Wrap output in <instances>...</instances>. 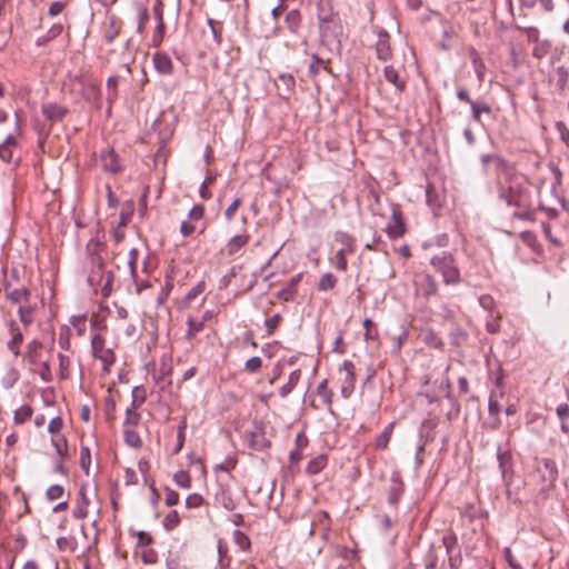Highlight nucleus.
I'll list each match as a JSON object with an SVG mask.
<instances>
[{"label":"nucleus","instance_id":"f257e3e1","mask_svg":"<svg viewBox=\"0 0 569 569\" xmlns=\"http://www.w3.org/2000/svg\"><path fill=\"white\" fill-rule=\"evenodd\" d=\"M237 460L234 457H228L223 462L216 463V471L224 472L222 478L216 479L219 485V492H216V500H219V496L221 497V505L226 510L232 511L236 507V503L230 493L229 481H232L233 478L230 476V470L236 467Z\"/></svg>","mask_w":569,"mask_h":569},{"label":"nucleus","instance_id":"f03ea898","mask_svg":"<svg viewBox=\"0 0 569 569\" xmlns=\"http://www.w3.org/2000/svg\"><path fill=\"white\" fill-rule=\"evenodd\" d=\"M319 31L321 43L325 47H327L331 52H339L341 50L343 27L340 18H333L320 23Z\"/></svg>","mask_w":569,"mask_h":569},{"label":"nucleus","instance_id":"7ed1b4c3","mask_svg":"<svg viewBox=\"0 0 569 569\" xmlns=\"http://www.w3.org/2000/svg\"><path fill=\"white\" fill-rule=\"evenodd\" d=\"M430 263L442 274L446 284H458L461 281L460 271L452 254L442 252L441 254L433 256L430 259Z\"/></svg>","mask_w":569,"mask_h":569},{"label":"nucleus","instance_id":"20e7f679","mask_svg":"<svg viewBox=\"0 0 569 569\" xmlns=\"http://www.w3.org/2000/svg\"><path fill=\"white\" fill-rule=\"evenodd\" d=\"M537 475L541 481V491L547 492L555 487L558 478L557 465L552 459L545 458L537 465Z\"/></svg>","mask_w":569,"mask_h":569},{"label":"nucleus","instance_id":"39448f33","mask_svg":"<svg viewBox=\"0 0 569 569\" xmlns=\"http://www.w3.org/2000/svg\"><path fill=\"white\" fill-rule=\"evenodd\" d=\"M93 356L101 360L104 370L114 362V353L111 349L104 347V339L100 335H94L91 339Z\"/></svg>","mask_w":569,"mask_h":569},{"label":"nucleus","instance_id":"423d86ee","mask_svg":"<svg viewBox=\"0 0 569 569\" xmlns=\"http://www.w3.org/2000/svg\"><path fill=\"white\" fill-rule=\"evenodd\" d=\"M10 339L7 341V348L17 358L20 355V346L23 342V331L16 320L10 319L6 323Z\"/></svg>","mask_w":569,"mask_h":569},{"label":"nucleus","instance_id":"0eeeda50","mask_svg":"<svg viewBox=\"0 0 569 569\" xmlns=\"http://www.w3.org/2000/svg\"><path fill=\"white\" fill-rule=\"evenodd\" d=\"M355 370H356L355 365L350 360H345L340 367V371L346 372V377L343 379V383L341 387V393L345 398H348L355 389V383H356Z\"/></svg>","mask_w":569,"mask_h":569},{"label":"nucleus","instance_id":"6e6552de","mask_svg":"<svg viewBox=\"0 0 569 569\" xmlns=\"http://www.w3.org/2000/svg\"><path fill=\"white\" fill-rule=\"evenodd\" d=\"M406 232V223L402 217V212L398 208H393L391 221L387 226V233L390 239H397L402 237Z\"/></svg>","mask_w":569,"mask_h":569},{"label":"nucleus","instance_id":"1a4fd4ad","mask_svg":"<svg viewBox=\"0 0 569 569\" xmlns=\"http://www.w3.org/2000/svg\"><path fill=\"white\" fill-rule=\"evenodd\" d=\"M376 54L379 60H390L392 58V50L390 46L389 33L380 29L378 32V41L376 43Z\"/></svg>","mask_w":569,"mask_h":569},{"label":"nucleus","instance_id":"9d476101","mask_svg":"<svg viewBox=\"0 0 569 569\" xmlns=\"http://www.w3.org/2000/svg\"><path fill=\"white\" fill-rule=\"evenodd\" d=\"M497 459L499 463V469L502 476V479L509 485V478L512 473V455L509 450H501V447L498 446L497 449Z\"/></svg>","mask_w":569,"mask_h":569},{"label":"nucleus","instance_id":"9b49d317","mask_svg":"<svg viewBox=\"0 0 569 569\" xmlns=\"http://www.w3.org/2000/svg\"><path fill=\"white\" fill-rule=\"evenodd\" d=\"M403 490H405V485L400 478V473L393 472L391 475V479H390V486H389V491H388V502L391 506L396 507L399 502V499H400Z\"/></svg>","mask_w":569,"mask_h":569},{"label":"nucleus","instance_id":"f8f14e48","mask_svg":"<svg viewBox=\"0 0 569 569\" xmlns=\"http://www.w3.org/2000/svg\"><path fill=\"white\" fill-rule=\"evenodd\" d=\"M100 161L103 170L107 172L117 173L121 169L118 156L112 149L103 150L100 154Z\"/></svg>","mask_w":569,"mask_h":569},{"label":"nucleus","instance_id":"ddd939ff","mask_svg":"<svg viewBox=\"0 0 569 569\" xmlns=\"http://www.w3.org/2000/svg\"><path fill=\"white\" fill-rule=\"evenodd\" d=\"M416 283L420 286L423 297L429 298L435 296L438 291V283L436 279L429 273H421L417 276Z\"/></svg>","mask_w":569,"mask_h":569},{"label":"nucleus","instance_id":"4468645a","mask_svg":"<svg viewBox=\"0 0 569 569\" xmlns=\"http://www.w3.org/2000/svg\"><path fill=\"white\" fill-rule=\"evenodd\" d=\"M42 113L48 120L57 122L64 118L68 113V109L57 103H44L42 106Z\"/></svg>","mask_w":569,"mask_h":569},{"label":"nucleus","instance_id":"2eb2a0df","mask_svg":"<svg viewBox=\"0 0 569 569\" xmlns=\"http://www.w3.org/2000/svg\"><path fill=\"white\" fill-rule=\"evenodd\" d=\"M79 498L77 501V505L72 511V515L76 519H83L88 515V506L90 503L88 497H87V487L81 486L78 493Z\"/></svg>","mask_w":569,"mask_h":569},{"label":"nucleus","instance_id":"dca6fc26","mask_svg":"<svg viewBox=\"0 0 569 569\" xmlns=\"http://www.w3.org/2000/svg\"><path fill=\"white\" fill-rule=\"evenodd\" d=\"M153 64L156 70L161 74H171L173 71L172 60L164 52H156L153 54Z\"/></svg>","mask_w":569,"mask_h":569},{"label":"nucleus","instance_id":"f3484780","mask_svg":"<svg viewBox=\"0 0 569 569\" xmlns=\"http://www.w3.org/2000/svg\"><path fill=\"white\" fill-rule=\"evenodd\" d=\"M6 297L7 299L11 302V303H14V305H19V307L21 305H27L30 302V298H31V292L29 289L22 287V288H17V289H13V290H6Z\"/></svg>","mask_w":569,"mask_h":569},{"label":"nucleus","instance_id":"a211bd4d","mask_svg":"<svg viewBox=\"0 0 569 569\" xmlns=\"http://www.w3.org/2000/svg\"><path fill=\"white\" fill-rule=\"evenodd\" d=\"M301 278L302 273H298L295 277H292L288 284L277 292V298L283 301L292 300L297 292V287L301 281Z\"/></svg>","mask_w":569,"mask_h":569},{"label":"nucleus","instance_id":"6ab92c4d","mask_svg":"<svg viewBox=\"0 0 569 569\" xmlns=\"http://www.w3.org/2000/svg\"><path fill=\"white\" fill-rule=\"evenodd\" d=\"M471 117L472 120L479 124H482L481 116L483 113L490 114L492 112L491 106L483 99L475 100L471 104Z\"/></svg>","mask_w":569,"mask_h":569},{"label":"nucleus","instance_id":"aec40b11","mask_svg":"<svg viewBox=\"0 0 569 569\" xmlns=\"http://www.w3.org/2000/svg\"><path fill=\"white\" fill-rule=\"evenodd\" d=\"M317 16L319 24L329 21L333 18H340L337 12L332 11L331 4L328 0H320L317 4Z\"/></svg>","mask_w":569,"mask_h":569},{"label":"nucleus","instance_id":"412c9836","mask_svg":"<svg viewBox=\"0 0 569 569\" xmlns=\"http://www.w3.org/2000/svg\"><path fill=\"white\" fill-rule=\"evenodd\" d=\"M34 310L36 307L31 306L30 303L21 305L18 308L19 320L22 323L24 330H27L33 322Z\"/></svg>","mask_w":569,"mask_h":569},{"label":"nucleus","instance_id":"4be33fe9","mask_svg":"<svg viewBox=\"0 0 569 569\" xmlns=\"http://www.w3.org/2000/svg\"><path fill=\"white\" fill-rule=\"evenodd\" d=\"M383 74L386 80L396 87L397 91H405L406 82L400 79L398 71L392 66L385 67Z\"/></svg>","mask_w":569,"mask_h":569},{"label":"nucleus","instance_id":"5701e85b","mask_svg":"<svg viewBox=\"0 0 569 569\" xmlns=\"http://www.w3.org/2000/svg\"><path fill=\"white\" fill-rule=\"evenodd\" d=\"M395 428V422L388 423L382 432L376 438V448L378 450H385L388 448Z\"/></svg>","mask_w":569,"mask_h":569},{"label":"nucleus","instance_id":"b1692460","mask_svg":"<svg viewBox=\"0 0 569 569\" xmlns=\"http://www.w3.org/2000/svg\"><path fill=\"white\" fill-rule=\"evenodd\" d=\"M426 199L428 206L433 210H438L441 208V198L439 192L437 191L436 187L431 183H428L426 188Z\"/></svg>","mask_w":569,"mask_h":569},{"label":"nucleus","instance_id":"393cba45","mask_svg":"<svg viewBox=\"0 0 569 569\" xmlns=\"http://www.w3.org/2000/svg\"><path fill=\"white\" fill-rule=\"evenodd\" d=\"M16 148V139L12 136L7 137L4 142L0 144V159L4 162L12 160L13 150Z\"/></svg>","mask_w":569,"mask_h":569},{"label":"nucleus","instance_id":"a878e982","mask_svg":"<svg viewBox=\"0 0 569 569\" xmlns=\"http://www.w3.org/2000/svg\"><path fill=\"white\" fill-rule=\"evenodd\" d=\"M284 23L288 30L297 33L301 24V14L298 10H290L284 18Z\"/></svg>","mask_w":569,"mask_h":569},{"label":"nucleus","instance_id":"bb28decb","mask_svg":"<svg viewBox=\"0 0 569 569\" xmlns=\"http://www.w3.org/2000/svg\"><path fill=\"white\" fill-rule=\"evenodd\" d=\"M301 378L300 369L292 371L289 376L288 382L279 389V396L286 398L297 386Z\"/></svg>","mask_w":569,"mask_h":569},{"label":"nucleus","instance_id":"cd10ccee","mask_svg":"<svg viewBox=\"0 0 569 569\" xmlns=\"http://www.w3.org/2000/svg\"><path fill=\"white\" fill-rule=\"evenodd\" d=\"M327 461L326 455L317 456L308 462L306 472L311 476L319 473L327 466Z\"/></svg>","mask_w":569,"mask_h":569},{"label":"nucleus","instance_id":"c85d7f7f","mask_svg":"<svg viewBox=\"0 0 569 569\" xmlns=\"http://www.w3.org/2000/svg\"><path fill=\"white\" fill-rule=\"evenodd\" d=\"M469 57L471 59L472 67L477 74L478 80L482 81L486 67H485V63H483L480 54L478 53V51L475 48H471L469 50Z\"/></svg>","mask_w":569,"mask_h":569},{"label":"nucleus","instance_id":"c756f323","mask_svg":"<svg viewBox=\"0 0 569 569\" xmlns=\"http://www.w3.org/2000/svg\"><path fill=\"white\" fill-rule=\"evenodd\" d=\"M337 284V278L331 272H326L321 276L319 282H318V290L319 291H328L332 290Z\"/></svg>","mask_w":569,"mask_h":569},{"label":"nucleus","instance_id":"7c9ffc66","mask_svg":"<svg viewBox=\"0 0 569 569\" xmlns=\"http://www.w3.org/2000/svg\"><path fill=\"white\" fill-rule=\"evenodd\" d=\"M250 446L261 451L270 447V441L261 433H252L250 437Z\"/></svg>","mask_w":569,"mask_h":569},{"label":"nucleus","instance_id":"2f4dec72","mask_svg":"<svg viewBox=\"0 0 569 569\" xmlns=\"http://www.w3.org/2000/svg\"><path fill=\"white\" fill-rule=\"evenodd\" d=\"M556 87L559 91H563L568 83L569 72L565 67L560 66L556 68Z\"/></svg>","mask_w":569,"mask_h":569},{"label":"nucleus","instance_id":"473e14b6","mask_svg":"<svg viewBox=\"0 0 569 569\" xmlns=\"http://www.w3.org/2000/svg\"><path fill=\"white\" fill-rule=\"evenodd\" d=\"M335 239L336 241L340 242L345 248V251H349V252H352L353 251V238L347 233V232H343V231H337L336 234H335Z\"/></svg>","mask_w":569,"mask_h":569},{"label":"nucleus","instance_id":"72a5a7b5","mask_svg":"<svg viewBox=\"0 0 569 569\" xmlns=\"http://www.w3.org/2000/svg\"><path fill=\"white\" fill-rule=\"evenodd\" d=\"M550 46L551 43L549 40H542L536 43L532 49V56L539 60L545 58L549 52Z\"/></svg>","mask_w":569,"mask_h":569},{"label":"nucleus","instance_id":"f704fd0d","mask_svg":"<svg viewBox=\"0 0 569 569\" xmlns=\"http://www.w3.org/2000/svg\"><path fill=\"white\" fill-rule=\"evenodd\" d=\"M58 359H59L60 377L62 379H68L70 377V371H69L70 365H71L70 358L66 355L59 353Z\"/></svg>","mask_w":569,"mask_h":569},{"label":"nucleus","instance_id":"c9c22d12","mask_svg":"<svg viewBox=\"0 0 569 569\" xmlns=\"http://www.w3.org/2000/svg\"><path fill=\"white\" fill-rule=\"evenodd\" d=\"M140 420L137 408L130 407L126 410L124 428H134Z\"/></svg>","mask_w":569,"mask_h":569},{"label":"nucleus","instance_id":"e433bc0d","mask_svg":"<svg viewBox=\"0 0 569 569\" xmlns=\"http://www.w3.org/2000/svg\"><path fill=\"white\" fill-rule=\"evenodd\" d=\"M124 441L133 448L141 446V439L133 428H124Z\"/></svg>","mask_w":569,"mask_h":569},{"label":"nucleus","instance_id":"4c0bfd02","mask_svg":"<svg viewBox=\"0 0 569 569\" xmlns=\"http://www.w3.org/2000/svg\"><path fill=\"white\" fill-rule=\"evenodd\" d=\"M32 416V409L29 406H21L14 411L16 423H23Z\"/></svg>","mask_w":569,"mask_h":569},{"label":"nucleus","instance_id":"58836bf2","mask_svg":"<svg viewBox=\"0 0 569 569\" xmlns=\"http://www.w3.org/2000/svg\"><path fill=\"white\" fill-rule=\"evenodd\" d=\"M137 9V18H138V32H142L143 31V28L147 23V21L149 20V14H148V10L146 7H143L142 4H137L136 7Z\"/></svg>","mask_w":569,"mask_h":569},{"label":"nucleus","instance_id":"ea45409f","mask_svg":"<svg viewBox=\"0 0 569 569\" xmlns=\"http://www.w3.org/2000/svg\"><path fill=\"white\" fill-rule=\"evenodd\" d=\"M146 401V392L141 387H134L132 389V403L131 407L139 408Z\"/></svg>","mask_w":569,"mask_h":569},{"label":"nucleus","instance_id":"a19ab883","mask_svg":"<svg viewBox=\"0 0 569 569\" xmlns=\"http://www.w3.org/2000/svg\"><path fill=\"white\" fill-rule=\"evenodd\" d=\"M516 189L513 187H499L498 198L501 201H505L508 206H511V199L513 198V193Z\"/></svg>","mask_w":569,"mask_h":569},{"label":"nucleus","instance_id":"79ce46f5","mask_svg":"<svg viewBox=\"0 0 569 569\" xmlns=\"http://www.w3.org/2000/svg\"><path fill=\"white\" fill-rule=\"evenodd\" d=\"M91 463V453L88 447H82L80 450V466L82 470L89 475Z\"/></svg>","mask_w":569,"mask_h":569},{"label":"nucleus","instance_id":"37998d69","mask_svg":"<svg viewBox=\"0 0 569 569\" xmlns=\"http://www.w3.org/2000/svg\"><path fill=\"white\" fill-rule=\"evenodd\" d=\"M467 338H468L467 332L459 327H457L450 333L451 343L453 346H460L462 342H465L467 340Z\"/></svg>","mask_w":569,"mask_h":569},{"label":"nucleus","instance_id":"c03bdc74","mask_svg":"<svg viewBox=\"0 0 569 569\" xmlns=\"http://www.w3.org/2000/svg\"><path fill=\"white\" fill-rule=\"evenodd\" d=\"M233 539L241 550H246L250 547V539L240 530L233 531Z\"/></svg>","mask_w":569,"mask_h":569},{"label":"nucleus","instance_id":"a18cd8bd","mask_svg":"<svg viewBox=\"0 0 569 569\" xmlns=\"http://www.w3.org/2000/svg\"><path fill=\"white\" fill-rule=\"evenodd\" d=\"M317 393L323 399V401L328 405L331 403L332 392L328 389L327 380H322L317 387Z\"/></svg>","mask_w":569,"mask_h":569},{"label":"nucleus","instance_id":"49530a36","mask_svg":"<svg viewBox=\"0 0 569 569\" xmlns=\"http://www.w3.org/2000/svg\"><path fill=\"white\" fill-rule=\"evenodd\" d=\"M63 487L60 485H52L48 488L46 496L49 500H58L63 496Z\"/></svg>","mask_w":569,"mask_h":569},{"label":"nucleus","instance_id":"de8ad7c7","mask_svg":"<svg viewBox=\"0 0 569 569\" xmlns=\"http://www.w3.org/2000/svg\"><path fill=\"white\" fill-rule=\"evenodd\" d=\"M425 341L429 347L436 348V349H442L443 342L442 340L432 331L428 332L425 336Z\"/></svg>","mask_w":569,"mask_h":569},{"label":"nucleus","instance_id":"09e8293b","mask_svg":"<svg viewBox=\"0 0 569 569\" xmlns=\"http://www.w3.org/2000/svg\"><path fill=\"white\" fill-rule=\"evenodd\" d=\"M503 557H505V560L508 562L509 567L511 569H523V567L521 566L520 562H518L513 555H512V551L509 547H506L503 549Z\"/></svg>","mask_w":569,"mask_h":569},{"label":"nucleus","instance_id":"8fccbe9b","mask_svg":"<svg viewBox=\"0 0 569 569\" xmlns=\"http://www.w3.org/2000/svg\"><path fill=\"white\" fill-rule=\"evenodd\" d=\"M262 366V360L260 357H252L246 361L244 368L248 372H257L260 370Z\"/></svg>","mask_w":569,"mask_h":569},{"label":"nucleus","instance_id":"3c124183","mask_svg":"<svg viewBox=\"0 0 569 569\" xmlns=\"http://www.w3.org/2000/svg\"><path fill=\"white\" fill-rule=\"evenodd\" d=\"M281 320L282 318L279 313H276L266 320L264 325L269 336L273 333Z\"/></svg>","mask_w":569,"mask_h":569},{"label":"nucleus","instance_id":"603ef678","mask_svg":"<svg viewBox=\"0 0 569 569\" xmlns=\"http://www.w3.org/2000/svg\"><path fill=\"white\" fill-rule=\"evenodd\" d=\"M244 243L246 238L241 236L233 237L228 243L229 253L232 254L237 252L242 246H244Z\"/></svg>","mask_w":569,"mask_h":569},{"label":"nucleus","instance_id":"864d4df0","mask_svg":"<svg viewBox=\"0 0 569 569\" xmlns=\"http://www.w3.org/2000/svg\"><path fill=\"white\" fill-rule=\"evenodd\" d=\"M59 346L63 350L70 349V330L69 328H62L59 335Z\"/></svg>","mask_w":569,"mask_h":569},{"label":"nucleus","instance_id":"5fc2aeb1","mask_svg":"<svg viewBox=\"0 0 569 569\" xmlns=\"http://www.w3.org/2000/svg\"><path fill=\"white\" fill-rule=\"evenodd\" d=\"M442 543L446 548L448 555H451L452 549L458 545V538L455 533L445 536L442 538Z\"/></svg>","mask_w":569,"mask_h":569},{"label":"nucleus","instance_id":"6e6d98bb","mask_svg":"<svg viewBox=\"0 0 569 569\" xmlns=\"http://www.w3.org/2000/svg\"><path fill=\"white\" fill-rule=\"evenodd\" d=\"M518 29L523 30L527 33L528 41L533 42L535 44L541 41L539 39V30L536 27H518Z\"/></svg>","mask_w":569,"mask_h":569},{"label":"nucleus","instance_id":"4d7b16f0","mask_svg":"<svg viewBox=\"0 0 569 569\" xmlns=\"http://www.w3.org/2000/svg\"><path fill=\"white\" fill-rule=\"evenodd\" d=\"M163 523L168 530H172L173 528H176L179 523V516L177 511L169 512L166 516Z\"/></svg>","mask_w":569,"mask_h":569},{"label":"nucleus","instance_id":"13d9d810","mask_svg":"<svg viewBox=\"0 0 569 569\" xmlns=\"http://www.w3.org/2000/svg\"><path fill=\"white\" fill-rule=\"evenodd\" d=\"M52 443L56 447V450L59 456H63L67 451V441L62 436H54L52 438Z\"/></svg>","mask_w":569,"mask_h":569},{"label":"nucleus","instance_id":"bf43d9fd","mask_svg":"<svg viewBox=\"0 0 569 569\" xmlns=\"http://www.w3.org/2000/svg\"><path fill=\"white\" fill-rule=\"evenodd\" d=\"M556 129L560 134L561 141L569 147V130L562 121L556 122Z\"/></svg>","mask_w":569,"mask_h":569},{"label":"nucleus","instance_id":"052dcab7","mask_svg":"<svg viewBox=\"0 0 569 569\" xmlns=\"http://www.w3.org/2000/svg\"><path fill=\"white\" fill-rule=\"evenodd\" d=\"M174 481L181 488H189L190 487V477L184 471H179L174 475Z\"/></svg>","mask_w":569,"mask_h":569},{"label":"nucleus","instance_id":"680f3d73","mask_svg":"<svg viewBox=\"0 0 569 569\" xmlns=\"http://www.w3.org/2000/svg\"><path fill=\"white\" fill-rule=\"evenodd\" d=\"M62 426H63L62 419L60 417H56V418L51 419V421L49 422L48 430L50 433L53 435V437L60 436L59 432L62 429Z\"/></svg>","mask_w":569,"mask_h":569},{"label":"nucleus","instance_id":"e2e57ef3","mask_svg":"<svg viewBox=\"0 0 569 569\" xmlns=\"http://www.w3.org/2000/svg\"><path fill=\"white\" fill-rule=\"evenodd\" d=\"M104 412L108 419H113L116 413V401L111 396L106 398Z\"/></svg>","mask_w":569,"mask_h":569},{"label":"nucleus","instance_id":"0e129e2a","mask_svg":"<svg viewBox=\"0 0 569 569\" xmlns=\"http://www.w3.org/2000/svg\"><path fill=\"white\" fill-rule=\"evenodd\" d=\"M237 403V397L232 393L223 397L221 402V413L229 411Z\"/></svg>","mask_w":569,"mask_h":569},{"label":"nucleus","instance_id":"69168bd1","mask_svg":"<svg viewBox=\"0 0 569 569\" xmlns=\"http://www.w3.org/2000/svg\"><path fill=\"white\" fill-rule=\"evenodd\" d=\"M336 268L340 271H346L347 270V259H346V251L345 249H340L337 251V254H336Z\"/></svg>","mask_w":569,"mask_h":569},{"label":"nucleus","instance_id":"338daca9","mask_svg":"<svg viewBox=\"0 0 569 569\" xmlns=\"http://www.w3.org/2000/svg\"><path fill=\"white\" fill-rule=\"evenodd\" d=\"M323 64V60L317 54L312 56V62L309 66V74L316 77L319 73L320 67Z\"/></svg>","mask_w":569,"mask_h":569},{"label":"nucleus","instance_id":"774afa93","mask_svg":"<svg viewBox=\"0 0 569 569\" xmlns=\"http://www.w3.org/2000/svg\"><path fill=\"white\" fill-rule=\"evenodd\" d=\"M486 329L489 333H497L500 330L499 318H493L489 315V319L486 322Z\"/></svg>","mask_w":569,"mask_h":569}]
</instances>
